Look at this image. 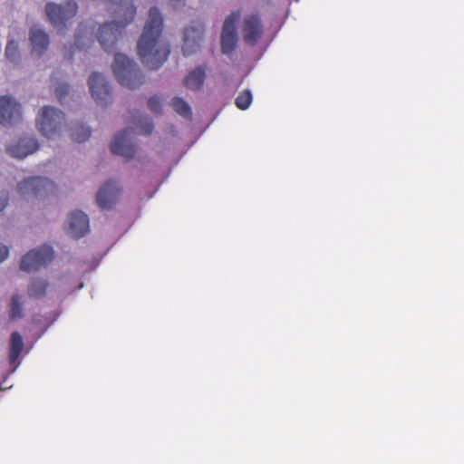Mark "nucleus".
Listing matches in <instances>:
<instances>
[{
  "label": "nucleus",
  "mask_w": 464,
  "mask_h": 464,
  "mask_svg": "<svg viewBox=\"0 0 464 464\" xmlns=\"http://www.w3.org/2000/svg\"><path fill=\"white\" fill-rule=\"evenodd\" d=\"M109 10L117 19L101 25L97 35L101 46L106 52L115 48L119 35L136 15V7L131 2L115 4V6H110Z\"/></svg>",
  "instance_id": "nucleus-2"
},
{
  "label": "nucleus",
  "mask_w": 464,
  "mask_h": 464,
  "mask_svg": "<svg viewBox=\"0 0 464 464\" xmlns=\"http://www.w3.org/2000/svg\"><path fill=\"white\" fill-rule=\"evenodd\" d=\"M64 121V113L51 106L42 108L36 118V125L39 131L47 138H52L60 132Z\"/></svg>",
  "instance_id": "nucleus-5"
},
{
  "label": "nucleus",
  "mask_w": 464,
  "mask_h": 464,
  "mask_svg": "<svg viewBox=\"0 0 464 464\" xmlns=\"http://www.w3.org/2000/svg\"><path fill=\"white\" fill-rule=\"evenodd\" d=\"M9 317L11 320H16L23 317V302L20 295H14L9 303Z\"/></svg>",
  "instance_id": "nucleus-22"
},
{
  "label": "nucleus",
  "mask_w": 464,
  "mask_h": 464,
  "mask_svg": "<svg viewBox=\"0 0 464 464\" xmlns=\"http://www.w3.org/2000/svg\"><path fill=\"white\" fill-rule=\"evenodd\" d=\"M39 149V143L34 137H24L15 143H12L7 147L8 153L17 159H24L29 154L34 153Z\"/></svg>",
  "instance_id": "nucleus-16"
},
{
  "label": "nucleus",
  "mask_w": 464,
  "mask_h": 464,
  "mask_svg": "<svg viewBox=\"0 0 464 464\" xmlns=\"http://www.w3.org/2000/svg\"><path fill=\"white\" fill-rule=\"evenodd\" d=\"M89 231V218L82 211L75 210L68 218V234L73 238H80Z\"/></svg>",
  "instance_id": "nucleus-14"
},
{
  "label": "nucleus",
  "mask_w": 464,
  "mask_h": 464,
  "mask_svg": "<svg viewBox=\"0 0 464 464\" xmlns=\"http://www.w3.org/2000/svg\"><path fill=\"white\" fill-rule=\"evenodd\" d=\"M239 10L232 12L225 20L221 33V50L223 53H231L237 44L236 23L240 18Z\"/></svg>",
  "instance_id": "nucleus-9"
},
{
  "label": "nucleus",
  "mask_w": 464,
  "mask_h": 464,
  "mask_svg": "<svg viewBox=\"0 0 464 464\" xmlns=\"http://www.w3.org/2000/svg\"><path fill=\"white\" fill-rule=\"evenodd\" d=\"M54 92L56 94L57 99L60 102H62L63 99L65 98L69 92V85L66 83L60 84L55 88Z\"/></svg>",
  "instance_id": "nucleus-27"
},
{
  "label": "nucleus",
  "mask_w": 464,
  "mask_h": 464,
  "mask_svg": "<svg viewBox=\"0 0 464 464\" xmlns=\"http://www.w3.org/2000/svg\"><path fill=\"white\" fill-rule=\"evenodd\" d=\"M112 71L118 82L130 90L136 89L143 83L144 76L139 66L123 53H115Z\"/></svg>",
  "instance_id": "nucleus-4"
},
{
  "label": "nucleus",
  "mask_w": 464,
  "mask_h": 464,
  "mask_svg": "<svg viewBox=\"0 0 464 464\" xmlns=\"http://www.w3.org/2000/svg\"><path fill=\"white\" fill-rule=\"evenodd\" d=\"M163 18L157 7H151L143 32L138 41V54L149 69L160 68L168 59L170 47L162 38Z\"/></svg>",
  "instance_id": "nucleus-1"
},
{
  "label": "nucleus",
  "mask_w": 464,
  "mask_h": 464,
  "mask_svg": "<svg viewBox=\"0 0 464 464\" xmlns=\"http://www.w3.org/2000/svg\"><path fill=\"white\" fill-rule=\"evenodd\" d=\"M133 124L138 134L148 135L153 130L152 120L147 116H139L134 118ZM134 132V128H127L119 131L111 143V150L113 154L121 156L126 160H130L135 156L136 149L130 142V133Z\"/></svg>",
  "instance_id": "nucleus-3"
},
{
  "label": "nucleus",
  "mask_w": 464,
  "mask_h": 464,
  "mask_svg": "<svg viewBox=\"0 0 464 464\" xmlns=\"http://www.w3.org/2000/svg\"><path fill=\"white\" fill-rule=\"evenodd\" d=\"M148 106L154 113H160L161 111V103L158 96L150 97L148 101Z\"/></svg>",
  "instance_id": "nucleus-26"
},
{
  "label": "nucleus",
  "mask_w": 464,
  "mask_h": 464,
  "mask_svg": "<svg viewBox=\"0 0 464 464\" xmlns=\"http://www.w3.org/2000/svg\"><path fill=\"white\" fill-rule=\"evenodd\" d=\"M9 250L5 246L0 245V263L8 256Z\"/></svg>",
  "instance_id": "nucleus-28"
},
{
  "label": "nucleus",
  "mask_w": 464,
  "mask_h": 464,
  "mask_svg": "<svg viewBox=\"0 0 464 464\" xmlns=\"http://www.w3.org/2000/svg\"><path fill=\"white\" fill-rule=\"evenodd\" d=\"M92 134L91 128L84 124H76L72 128L71 137L76 142L87 140Z\"/></svg>",
  "instance_id": "nucleus-23"
},
{
  "label": "nucleus",
  "mask_w": 464,
  "mask_h": 464,
  "mask_svg": "<svg viewBox=\"0 0 464 464\" xmlns=\"http://www.w3.org/2000/svg\"><path fill=\"white\" fill-rule=\"evenodd\" d=\"M169 1L172 3H175V2H179L180 0H169Z\"/></svg>",
  "instance_id": "nucleus-31"
},
{
  "label": "nucleus",
  "mask_w": 464,
  "mask_h": 464,
  "mask_svg": "<svg viewBox=\"0 0 464 464\" xmlns=\"http://www.w3.org/2000/svg\"><path fill=\"white\" fill-rule=\"evenodd\" d=\"M206 68L203 66L196 67L184 79V85L192 91H199L205 82Z\"/></svg>",
  "instance_id": "nucleus-19"
},
{
  "label": "nucleus",
  "mask_w": 464,
  "mask_h": 464,
  "mask_svg": "<svg viewBox=\"0 0 464 464\" xmlns=\"http://www.w3.org/2000/svg\"><path fill=\"white\" fill-rule=\"evenodd\" d=\"M241 32L243 40L246 44L250 46L256 45L264 34V27L259 14H252L246 15L243 20Z\"/></svg>",
  "instance_id": "nucleus-12"
},
{
  "label": "nucleus",
  "mask_w": 464,
  "mask_h": 464,
  "mask_svg": "<svg viewBox=\"0 0 464 464\" xmlns=\"http://www.w3.org/2000/svg\"><path fill=\"white\" fill-rule=\"evenodd\" d=\"M81 39H82V36H81L80 33H78V34H76V37H75V46H76L79 50L83 49V44H82V43L81 42Z\"/></svg>",
  "instance_id": "nucleus-29"
},
{
  "label": "nucleus",
  "mask_w": 464,
  "mask_h": 464,
  "mask_svg": "<svg viewBox=\"0 0 464 464\" xmlns=\"http://www.w3.org/2000/svg\"><path fill=\"white\" fill-rule=\"evenodd\" d=\"M55 184L42 177L24 179L18 184V191L23 197H42L55 190Z\"/></svg>",
  "instance_id": "nucleus-8"
},
{
  "label": "nucleus",
  "mask_w": 464,
  "mask_h": 464,
  "mask_svg": "<svg viewBox=\"0 0 464 464\" xmlns=\"http://www.w3.org/2000/svg\"><path fill=\"white\" fill-rule=\"evenodd\" d=\"M22 119L21 104L9 96L0 97V123L11 125Z\"/></svg>",
  "instance_id": "nucleus-13"
},
{
  "label": "nucleus",
  "mask_w": 464,
  "mask_h": 464,
  "mask_svg": "<svg viewBox=\"0 0 464 464\" xmlns=\"http://www.w3.org/2000/svg\"><path fill=\"white\" fill-rule=\"evenodd\" d=\"M29 41L31 44V53L42 56L49 48V35L41 28L33 26L29 32Z\"/></svg>",
  "instance_id": "nucleus-17"
},
{
  "label": "nucleus",
  "mask_w": 464,
  "mask_h": 464,
  "mask_svg": "<svg viewBox=\"0 0 464 464\" xmlns=\"http://www.w3.org/2000/svg\"><path fill=\"white\" fill-rule=\"evenodd\" d=\"M5 56L8 60L14 63L19 58V45L14 40H9L5 46Z\"/></svg>",
  "instance_id": "nucleus-25"
},
{
  "label": "nucleus",
  "mask_w": 464,
  "mask_h": 464,
  "mask_svg": "<svg viewBox=\"0 0 464 464\" xmlns=\"http://www.w3.org/2000/svg\"><path fill=\"white\" fill-rule=\"evenodd\" d=\"M253 96L249 90H244L239 92L235 100L236 106L242 111L246 110L252 103Z\"/></svg>",
  "instance_id": "nucleus-24"
},
{
  "label": "nucleus",
  "mask_w": 464,
  "mask_h": 464,
  "mask_svg": "<svg viewBox=\"0 0 464 464\" xmlns=\"http://www.w3.org/2000/svg\"><path fill=\"white\" fill-rule=\"evenodd\" d=\"M173 110L185 119L190 120L192 117L191 108L188 103L182 98L175 97L171 101Z\"/></svg>",
  "instance_id": "nucleus-21"
},
{
  "label": "nucleus",
  "mask_w": 464,
  "mask_h": 464,
  "mask_svg": "<svg viewBox=\"0 0 464 464\" xmlns=\"http://www.w3.org/2000/svg\"><path fill=\"white\" fill-rule=\"evenodd\" d=\"M203 26H189L184 31V43L182 52L185 56H188L196 53L200 47V42L203 35Z\"/></svg>",
  "instance_id": "nucleus-15"
},
{
  "label": "nucleus",
  "mask_w": 464,
  "mask_h": 464,
  "mask_svg": "<svg viewBox=\"0 0 464 464\" xmlns=\"http://www.w3.org/2000/svg\"><path fill=\"white\" fill-rule=\"evenodd\" d=\"M6 206L5 200L0 198V211H2Z\"/></svg>",
  "instance_id": "nucleus-30"
},
{
  "label": "nucleus",
  "mask_w": 464,
  "mask_h": 464,
  "mask_svg": "<svg viewBox=\"0 0 464 464\" xmlns=\"http://www.w3.org/2000/svg\"><path fill=\"white\" fill-rule=\"evenodd\" d=\"M48 281L42 278H34L27 287V295L31 298H43L48 288Z\"/></svg>",
  "instance_id": "nucleus-20"
},
{
  "label": "nucleus",
  "mask_w": 464,
  "mask_h": 464,
  "mask_svg": "<svg viewBox=\"0 0 464 464\" xmlns=\"http://www.w3.org/2000/svg\"><path fill=\"white\" fill-rule=\"evenodd\" d=\"M88 85L92 98L102 106H107L112 101L111 88L102 74L93 72Z\"/></svg>",
  "instance_id": "nucleus-10"
},
{
  "label": "nucleus",
  "mask_w": 464,
  "mask_h": 464,
  "mask_svg": "<svg viewBox=\"0 0 464 464\" xmlns=\"http://www.w3.org/2000/svg\"><path fill=\"white\" fill-rule=\"evenodd\" d=\"M121 188L113 179L107 180L96 194V202L102 209H111L118 202L121 194Z\"/></svg>",
  "instance_id": "nucleus-11"
},
{
  "label": "nucleus",
  "mask_w": 464,
  "mask_h": 464,
  "mask_svg": "<svg viewBox=\"0 0 464 464\" xmlns=\"http://www.w3.org/2000/svg\"><path fill=\"white\" fill-rule=\"evenodd\" d=\"M78 12V5L75 0H66L63 5L47 3L45 14L52 25L57 29L64 30L66 22L73 18Z\"/></svg>",
  "instance_id": "nucleus-6"
},
{
  "label": "nucleus",
  "mask_w": 464,
  "mask_h": 464,
  "mask_svg": "<svg viewBox=\"0 0 464 464\" xmlns=\"http://www.w3.org/2000/svg\"><path fill=\"white\" fill-rule=\"evenodd\" d=\"M53 250L49 246H42L26 253L21 260L20 268L25 272L37 271L53 258Z\"/></svg>",
  "instance_id": "nucleus-7"
},
{
  "label": "nucleus",
  "mask_w": 464,
  "mask_h": 464,
  "mask_svg": "<svg viewBox=\"0 0 464 464\" xmlns=\"http://www.w3.org/2000/svg\"><path fill=\"white\" fill-rule=\"evenodd\" d=\"M24 350V341L22 335L18 332H14L10 336L9 344V363L14 371L20 364V355Z\"/></svg>",
  "instance_id": "nucleus-18"
}]
</instances>
